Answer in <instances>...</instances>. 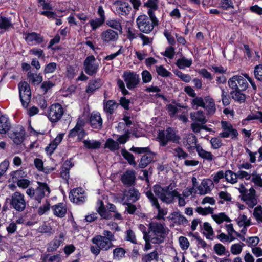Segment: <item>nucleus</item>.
Masks as SVG:
<instances>
[{
	"label": "nucleus",
	"mask_w": 262,
	"mask_h": 262,
	"mask_svg": "<svg viewBox=\"0 0 262 262\" xmlns=\"http://www.w3.org/2000/svg\"><path fill=\"white\" fill-rule=\"evenodd\" d=\"M237 76V80L238 83V89H241V90H244L247 89L248 87V84L246 80V79L242 76L239 75Z\"/></svg>",
	"instance_id": "nucleus-60"
},
{
	"label": "nucleus",
	"mask_w": 262,
	"mask_h": 262,
	"mask_svg": "<svg viewBox=\"0 0 262 262\" xmlns=\"http://www.w3.org/2000/svg\"><path fill=\"white\" fill-rule=\"evenodd\" d=\"M171 219L173 221L179 225L184 224L187 223L185 217L179 212H174L171 214Z\"/></svg>",
	"instance_id": "nucleus-42"
},
{
	"label": "nucleus",
	"mask_w": 262,
	"mask_h": 262,
	"mask_svg": "<svg viewBox=\"0 0 262 262\" xmlns=\"http://www.w3.org/2000/svg\"><path fill=\"white\" fill-rule=\"evenodd\" d=\"M64 134L60 133L57 135L55 139L46 147V151L49 154H52L57 148L59 144L62 141Z\"/></svg>",
	"instance_id": "nucleus-26"
},
{
	"label": "nucleus",
	"mask_w": 262,
	"mask_h": 262,
	"mask_svg": "<svg viewBox=\"0 0 262 262\" xmlns=\"http://www.w3.org/2000/svg\"><path fill=\"white\" fill-rule=\"evenodd\" d=\"M212 217L213 220L217 224H220L222 223L223 222L226 223H230L231 220L227 216L225 213H220L218 214H213Z\"/></svg>",
	"instance_id": "nucleus-39"
},
{
	"label": "nucleus",
	"mask_w": 262,
	"mask_h": 262,
	"mask_svg": "<svg viewBox=\"0 0 262 262\" xmlns=\"http://www.w3.org/2000/svg\"><path fill=\"white\" fill-rule=\"evenodd\" d=\"M247 183H239L235 188L238 191L242 200L244 201L250 208H253L257 203V195L255 188L252 186L249 189L246 188Z\"/></svg>",
	"instance_id": "nucleus-3"
},
{
	"label": "nucleus",
	"mask_w": 262,
	"mask_h": 262,
	"mask_svg": "<svg viewBox=\"0 0 262 262\" xmlns=\"http://www.w3.org/2000/svg\"><path fill=\"white\" fill-rule=\"evenodd\" d=\"M25 132L22 127H20L10 134V138L13 142L17 144H20L24 139Z\"/></svg>",
	"instance_id": "nucleus-27"
},
{
	"label": "nucleus",
	"mask_w": 262,
	"mask_h": 262,
	"mask_svg": "<svg viewBox=\"0 0 262 262\" xmlns=\"http://www.w3.org/2000/svg\"><path fill=\"white\" fill-rule=\"evenodd\" d=\"M92 243L95 245V246H92L90 247L91 252L96 255H98L100 250L107 251L114 247L112 243L106 239L105 237L102 235H96L92 239Z\"/></svg>",
	"instance_id": "nucleus-5"
},
{
	"label": "nucleus",
	"mask_w": 262,
	"mask_h": 262,
	"mask_svg": "<svg viewBox=\"0 0 262 262\" xmlns=\"http://www.w3.org/2000/svg\"><path fill=\"white\" fill-rule=\"evenodd\" d=\"M118 104L114 100H108L104 104V110L110 114L113 113L117 107Z\"/></svg>",
	"instance_id": "nucleus-47"
},
{
	"label": "nucleus",
	"mask_w": 262,
	"mask_h": 262,
	"mask_svg": "<svg viewBox=\"0 0 262 262\" xmlns=\"http://www.w3.org/2000/svg\"><path fill=\"white\" fill-rule=\"evenodd\" d=\"M205 97H196L193 98L190 101L191 107L193 109L196 110L199 107H203L204 106Z\"/></svg>",
	"instance_id": "nucleus-40"
},
{
	"label": "nucleus",
	"mask_w": 262,
	"mask_h": 262,
	"mask_svg": "<svg viewBox=\"0 0 262 262\" xmlns=\"http://www.w3.org/2000/svg\"><path fill=\"white\" fill-rule=\"evenodd\" d=\"M86 194L81 188H77L72 190L69 195V198L73 203L80 204L85 202Z\"/></svg>",
	"instance_id": "nucleus-15"
},
{
	"label": "nucleus",
	"mask_w": 262,
	"mask_h": 262,
	"mask_svg": "<svg viewBox=\"0 0 262 262\" xmlns=\"http://www.w3.org/2000/svg\"><path fill=\"white\" fill-rule=\"evenodd\" d=\"M158 0H147L144 2V6L149 8L148 15H155V12L158 10Z\"/></svg>",
	"instance_id": "nucleus-33"
},
{
	"label": "nucleus",
	"mask_w": 262,
	"mask_h": 262,
	"mask_svg": "<svg viewBox=\"0 0 262 262\" xmlns=\"http://www.w3.org/2000/svg\"><path fill=\"white\" fill-rule=\"evenodd\" d=\"M140 193L137 190L131 188L124 192L122 201L135 202L140 198Z\"/></svg>",
	"instance_id": "nucleus-21"
},
{
	"label": "nucleus",
	"mask_w": 262,
	"mask_h": 262,
	"mask_svg": "<svg viewBox=\"0 0 262 262\" xmlns=\"http://www.w3.org/2000/svg\"><path fill=\"white\" fill-rule=\"evenodd\" d=\"M125 254V250L122 248H117L114 250V258L117 259H120L124 256Z\"/></svg>",
	"instance_id": "nucleus-61"
},
{
	"label": "nucleus",
	"mask_w": 262,
	"mask_h": 262,
	"mask_svg": "<svg viewBox=\"0 0 262 262\" xmlns=\"http://www.w3.org/2000/svg\"><path fill=\"white\" fill-rule=\"evenodd\" d=\"M136 179L135 172L134 170H127L121 176V180L125 185H132Z\"/></svg>",
	"instance_id": "nucleus-25"
},
{
	"label": "nucleus",
	"mask_w": 262,
	"mask_h": 262,
	"mask_svg": "<svg viewBox=\"0 0 262 262\" xmlns=\"http://www.w3.org/2000/svg\"><path fill=\"white\" fill-rule=\"evenodd\" d=\"M97 211L100 215L105 219H108L111 217L110 213L106 210L104 207L103 202L101 200H98L97 202Z\"/></svg>",
	"instance_id": "nucleus-35"
},
{
	"label": "nucleus",
	"mask_w": 262,
	"mask_h": 262,
	"mask_svg": "<svg viewBox=\"0 0 262 262\" xmlns=\"http://www.w3.org/2000/svg\"><path fill=\"white\" fill-rule=\"evenodd\" d=\"M114 5L116 7V12L119 15H127L132 9L131 6L128 3L122 1H117Z\"/></svg>",
	"instance_id": "nucleus-19"
},
{
	"label": "nucleus",
	"mask_w": 262,
	"mask_h": 262,
	"mask_svg": "<svg viewBox=\"0 0 262 262\" xmlns=\"http://www.w3.org/2000/svg\"><path fill=\"white\" fill-rule=\"evenodd\" d=\"M255 186L262 187V177L260 174L258 173L257 171H253V177L251 180Z\"/></svg>",
	"instance_id": "nucleus-48"
},
{
	"label": "nucleus",
	"mask_w": 262,
	"mask_h": 262,
	"mask_svg": "<svg viewBox=\"0 0 262 262\" xmlns=\"http://www.w3.org/2000/svg\"><path fill=\"white\" fill-rule=\"evenodd\" d=\"M253 215L257 221L262 223V207L258 206L254 209Z\"/></svg>",
	"instance_id": "nucleus-64"
},
{
	"label": "nucleus",
	"mask_w": 262,
	"mask_h": 262,
	"mask_svg": "<svg viewBox=\"0 0 262 262\" xmlns=\"http://www.w3.org/2000/svg\"><path fill=\"white\" fill-rule=\"evenodd\" d=\"M11 205L18 211H23L26 206L25 196L19 192H15L11 195Z\"/></svg>",
	"instance_id": "nucleus-10"
},
{
	"label": "nucleus",
	"mask_w": 262,
	"mask_h": 262,
	"mask_svg": "<svg viewBox=\"0 0 262 262\" xmlns=\"http://www.w3.org/2000/svg\"><path fill=\"white\" fill-rule=\"evenodd\" d=\"M18 88L22 105L26 108L27 107L31 98L30 86L26 82H21L18 85Z\"/></svg>",
	"instance_id": "nucleus-9"
},
{
	"label": "nucleus",
	"mask_w": 262,
	"mask_h": 262,
	"mask_svg": "<svg viewBox=\"0 0 262 262\" xmlns=\"http://www.w3.org/2000/svg\"><path fill=\"white\" fill-rule=\"evenodd\" d=\"M196 151L198 155L204 160L212 161L214 159V156L211 152L204 150L200 145L196 147Z\"/></svg>",
	"instance_id": "nucleus-30"
},
{
	"label": "nucleus",
	"mask_w": 262,
	"mask_h": 262,
	"mask_svg": "<svg viewBox=\"0 0 262 262\" xmlns=\"http://www.w3.org/2000/svg\"><path fill=\"white\" fill-rule=\"evenodd\" d=\"M13 24L11 19L4 16L0 17V29L3 30H7L11 28Z\"/></svg>",
	"instance_id": "nucleus-46"
},
{
	"label": "nucleus",
	"mask_w": 262,
	"mask_h": 262,
	"mask_svg": "<svg viewBox=\"0 0 262 262\" xmlns=\"http://www.w3.org/2000/svg\"><path fill=\"white\" fill-rule=\"evenodd\" d=\"M106 24L111 28L119 31H122L121 21L119 19L110 18L106 20Z\"/></svg>",
	"instance_id": "nucleus-36"
},
{
	"label": "nucleus",
	"mask_w": 262,
	"mask_h": 262,
	"mask_svg": "<svg viewBox=\"0 0 262 262\" xmlns=\"http://www.w3.org/2000/svg\"><path fill=\"white\" fill-rule=\"evenodd\" d=\"M242 239L245 241L248 246L249 247H255L259 242V238L257 236L250 237L246 239L243 237Z\"/></svg>",
	"instance_id": "nucleus-62"
},
{
	"label": "nucleus",
	"mask_w": 262,
	"mask_h": 262,
	"mask_svg": "<svg viewBox=\"0 0 262 262\" xmlns=\"http://www.w3.org/2000/svg\"><path fill=\"white\" fill-rule=\"evenodd\" d=\"M222 131L219 135L222 138L230 137L231 139L236 138L238 133L237 130L234 128L230 123L227 121H222L221 122Z\"/></svg>",
	"instance_id": "nucleus-11"
},
{
	"label": "nucleus",
	"mask_w": 262,
	"mask_h": 262,
	"mask_svg": "<svg viewBox=\"0 0 262 262\" xmlns=\"http://www.w3.org/2000/svg\"><path fill=\"white\" fill-rule=\"evenodd\" d=\"M10 128V124L8 118L5 116L0 117V134H6Z\"/></svg>",
	"instance_id": "nucleus-34"
},
{
	"label": "nucleus",
	"mask_w": 262,
	"mask_h": 262,
	"mask_svg": "<svg viewBox=\"0 0 262 262\" xmlns=\"http://www.w3.org/2000/svg\"><path fill=\"white\" fill-rule=\"evenodd\" d=\"M83 67L85 73L89 75L92 76L97 73L99 63L93 55H90L84 61Z\"/></svg>",
	"instance_id": "nucleus-14"
},
{
	"label": "nucleus",
	"mask_w": 262,
	"mask_h": 262,
	"mask_svg": "<svg viewBox=\"0 0 262 262\" xmlns=\"http://www.w3.org/2000/svg\"><path fill=\"white\" fill-rule=\"evenodd\" d=\"M183 144L189 151H191L194 148L196 149V138L195 136L192 134L187 135L185 138L183 139Z\"/></svg>",
	"instance_id": "nucleus-24"
},
{
	"label": "nucleus",
	"mask_w": 262,
	"mask_h": 262,
	"mask_svg": "<svg viewBox=\"0 0 262 262\" xmlns=\"http://www.w3.org/2000/svg\"><path fill=\"white\" fill-rule=\"evenodd\" d=\"M101 38L104 43H110L116 42L118 40L119 36L117 31L111 29H107L102 32Z\"/></svg>",
	"instance_id": "nucleus-17"
},
{
	"label": "nucleus",
	"mask_w": 262,
	"mask_h": 262,
	"mask_svg": "<svg viewBox=\"0 0 262 262\" xmlns=\"http://www.w3.org/2000/svg\"><path fill=\"white\" fill-rule=\"evenodd\" d=\"M121 154L123 157L128 162L130 165L134 166L136 165V163L134 159V157L132 154L125 149H122L121 150Z\"/></svg>",
	"instance_id": "nucleus-53"
},
{
	"label": "nucleus",
	"mask_w": 262,
	"mask_h": 262,
	"mask_svg": "<svg viewBox=\"0 0 262 262\" xmlns=\"http://www.w3.org/2000/svg\"><path fill=\"white\" fill-rule=\"evenodd\" d=\"M203 234L209 239H213L214 232L210 224L207 222H205L203 224Z\"/></svg>",
	"instance_id": "nucleus-41"
},
{
	"label": "nucleus",
	"mask_w": 262,
	"mask_h": 262,
	"mask_svg": "<svg viewBox=\"0 0 262 262\" xmlns=\"http://www.w3.org/2000/svg\"><path fill=\"white\" fill-rule=\"evenodd\" d=\"M83 126V121L81 120H78L76 126L70 132L69 137L73 138L77 136L79 140L82 139L86 135Z\"/></svg>",
	"instance_id": "nucleus-16"
},
{
	"label": "nucleus",
	"mask_w": 262,
	"mask_h": 262,
	"mask_svg": "<svg viewBox=\"0 0 262 262\" xmlns=\"http://www.w3.org/2000/svg\"><path fill=\"white\" fill-rule=\"evenodd\" d=\"M176 187L175 183H171L169 185L164 187L155 185L152 187V190L162 202L170 204L173 203L176 196H179V192L175 189Z\"/></svg>",
	"instance_id": "nucleus-1"
},
{
	"label": "nucleus",
	"mask_w": 262,
	"mask_h": 262,
	"mask_svg": "<svg viewBox=\"0 0 262 262\" xmlns=\"http://www.w3.org/2000/svg\"><path fill=\"white\" fill-rule=\"evenodd\" d=\"M231 95L233 99L241 103L244 102L245 100V95L237 90L233 91Z\"/></svg>",
	"instance_id": "nucleus-57"
},
{
	"label": "nucleus",
	"mask_w": 262,
	"mask_h": 262,
	"mask_svg": "<svg viewBox=\"0 0 262 262\" xmlns=\"http://www.w3.org/2000/svg\"><path fill=\"white\" fill-rule=\"evenodd\" d=\"M244 246L245 244L243 243L232 244L230 247V252L233 255H238L242 252Z\"/></svg>",
	"instance_id": "nucleus-49"
},
{
	"label": "nucleus",
	"mask_w": 262,
	"mask_h": 262,
	"mask_svg": "<svg viewBox=\"0 0 262 262\" xmlns=\"http://www.w3.org/2000/svg\"><path fill=\"white\" fill-rule=\"evenodd\" d=\"M158 139L160 142V145L162 146H165L168 142L171 141L173 143H178L180 137L177 135L175 130L169 127L165 130H162L159 132Z\"/></svg>",
	"instance_id": "nucleus-7"
},
{
	"label": "nucleus",
	"mask_w": 262,
	"mask_h": 262,
	"mask_svg": "<svg viewBox=\"0 0 262 262\" xmlns=\"http://www.w3.org/2000/svg\"><path fill=\"white\" fill-rule=\"evenodd\" d=\"M237 222L239 226L244 227L242 232L245 233L247 227L251 225V220L244 214H240L237 219Z\"/></svg>",
	"instance_id": "nucleus-31"
},
{
	"label": "nucleus",
	"mask_w": 262,
	"mask_h": 262,
	"mask_svg": "<svg viewBox=\"0 0 262 262\" xmlns=\"http://www.w3.org/2000/svg\"><path fill=\"white\" fill-rule=\"evenodd\" d=\"M39 186L34 189L32 188H29L26 190L27 194L31 199L38 201V203L41 202V199L50 192V188L48 185L43 183L37 182Z\"/></svg>",
	"instance_id": "nucleus-6"
},
{
	"label": "nucleus",
	"mask_w": 262,
	"mask_h": 262,
	"mask_svg": "<svg viewBox=\"0 0 262 262\" xmlns=\"http://www.w3.org/2000/svg\"><path fill=\"white\" fill-rule=\"evenodd\" d=\"M149 17L145 15L139 16L136 19L137 27L142 32L149 33L154 28L155 26L159 25V20L156 15H149Z\"/></svg>",
	"instance_id": "nucleus-4"
},
{
	"label": "nucleus",
	"mask_w": 262,
	"mask_h": 262,
	"mask_svg": "<svg viewBox=\"0 0 262 262\" xmlns=\"http://www.w3.org/2000/svg\"><path fill=\"white\" fill-rule=\"evenodd\" d=\"M62 243V240H59L58 238H55L54 240L50 242L48 247V251L49 252H52L56 250Z\"/></svg>",
	"instance_id": "nucleus-52"
},
{
	"label": "nucleus",
	"mask_w": 262,
	"mask_h": 262,
	"mask_svg": "<svg viewBox=\"0 0 262 262\" xmlns=\"http://www.w3.org/2000/svg\"><path fill=\"white\" fill-rule=\"evenodd\" d=\"M10 175L12 177V181L17 182L25 176V172L23 170H16L11 172Z\"/></svg>",
	"instance_id": "nucleus-56"
},
{
	"label": "nucleus",
	"mask_w": 262,
	"mask_h": 262,
	"mask_svg": "<svg viewBox=\"0 0 262 262\" xmlns=\"http://www.w3.org/2000/svg\"><path fill=\"white\" fill-rule=\"evenodd\" d=\"M208 115H213L216 110L214 99L210 96L205 97L204 106H203Z\"/></svg>",
	"instance_id": "nucleus-23"
},
{
	"label": "nucleus",
	"mask_w": 262,
	"mask_h": 262,
	"mask_svg": "<svg viewBox=\"0 0 262 262\" xmlns=\"http://www.w3.org/2000/svg\"><path fill=\"white\" fill-rule=\"evenodd\" d=\"M105 148H108L111 150H117L119 148V144L118 142L112 139H108L105 142Z\"/></svg>",
	"instance_id": "nucleus-55"
},
{
	"label": "nucleus",
	"mask_w": 262,
	"mask_h": 262,
	"mask_svg": "<svg viewBox=\"0 0 262 262\" xmlns=\"http://www.w3.org/2000/svg\"><path fill=\"white\" fill-rule=\"evenodd\" d=\"M90 122L93 128L100 129L102 125V119L100 114L98 112H92L90 117Z\"/></svg>",
	"instance_id": "nucleus-22"
},
{
	"label": "nucleus",
	"mask_w": 262,
	"mask_h": 262,
	"mask_svg": "<svg viewBox=\"0 0 262 262\" xmlns=\"http://www.w3.org/2000/svg\"><path fill=\"white\" fill-rule=\"evenodd\" d=\"M53 214L59 217H63L67 212L66 205L62 203H58L52 206Z\"/></svg>",
	"instance_id": "nucleus-28"
},
{
	"label": "nucleus",
	"mask_w": 262,
	"mask_h": 262,
	"mask_svg": "<svg viewBox=\"0 0 262 262\" xmlns=\"http://www.w3.org/2000/svg\"><path fill=\"white\" fill-rule=\"evenodd\" d=\"M148 241L154 244H160L167 235L168 229L163 224L153 222L149 224Z\"/></svg>",
	"instance_id": "nucleus-2"
},
{
	"label": "nucleus",
	"mask_w": 262,
	"mask_h": 262,
	"mask_svg": "<svg viewBox=\"0 0 262 262\" xmlns=\"http://www.w3.org/2000/svg\"><path fill=\"white\" fill-rule=\"evenodd\" d=\"M225 226L228 235L230 237V242L235 240L237 237L241 236L240 234L234 230L232 224H226Z\"/></svg>",
	"instance_id": "nucleus-38"
},
{
	"label": "nucleus",
	"mask_w": 262,
	"mask_h": 262,
	"mask_svg": "<svg viewBox=\"0 0 262 262\" xmlns=\"http://www.w3.org/2000/svg\"><path fill=\"white\" fill-rule=\"evenodd\" d=\"M63 114V109L59 103L51 105L48 110V117L51 122H56L59 120Z\"/></svg>",
	"instance_id": "nucleus-12"
},
{
	"label": "nucleus",
	"mask_w": 262,
	"mask_h": 262,
	"mask_svg": "<svg viewBox=\"0 0 262 262\" xmlns=\"http://www.w3.org/2000/svg\"><path fill=\"white\" fill-rule=\"evenodd\" d=\"M237 173L238 179L242 180H245L246 181H251L253 177V172L251 173L250 172L245 171L243 170H239L237 171Z\"/></svg>",
	"instance_id": "nucleus-51"
},
{
	"label": "nucleus",
	"mask_w": 262,
	"mask_h": 262,
	"mask_svg": "<svg viewBox=\"0 0 262 262\" xmlns=\"http://www.w3.org/2000/svg\"><path fill=\"white\" fill-rule=\"evenodd\" d=\"M153 160V156L150 154H146L143 156L141 159L139 166L143 168L146 167Z\"/></svg>",
	"instance_id": "nucleus-45"
},
{
	"label": "nucleus",
	"mask_w": 262,
	"mask_h": 262,
	"mask_svg": "<svg viewBox=\"0 0 262 262\" xmlns=\"http://www.w3.org/2000/svg\"><path fill=\"white\" fill-rule=\"evenodd\" d=\"M192 63V60L191 58L187 59L185 57L178 59L176 62V65L181 69H184L186 68L190 67Z\"/></svg>",
	"instance_id": "nucleus-37"
},
{
	"label": "nucleus",
	"mask_w": 262,
	"mask_h": 262,
	"mask_svg": "<svg viewBox=\"0 0 262 262\" xmlns=\"http://www.w3.org/2000/svg\"><path fill=\"white\" fill-rule=\"evenodd\" d=\"M127 88L129 90H133L137 87L140 81V78L136 73L130 71H125L122 75Z\"/></svg>",
	"instance_id": "nucleus-8"
},
{
	"label": "nucleus",
	"mask_w": 262,
	"mask_h": 262,
	"mask_svg": "<svg viewBox=\"0 0 262 262\" xmlns=\"http://www.w3.org/2000/svg\"><path fill=\"white\" fill-rule=\"evenodd\" d=\"M213 187V182L210 179H204L198 187V193L204 195L209 193Z\"/></svg>",
	"instance_id": "nucleus-20"
},
{
	"label": "nucleus",
	"mask_w": 262,
	"mask_h": 262,
	"mask_svg": "<svg viewBox=\"0 0 262 262\" xmlns=\"http://www.w3.org/2000/svg\"><path fill=\"white\" fill-rule=\"evenodd\" d=\"M196 211L199 214L203 215H206L209 214H211L212 215L214 209L213 208L210 207L205 208H203L202 207H198L196 208Z\"/></svg>",
	"instance_id": "nucleus-58"
},
{
	"label": "nucleus",
	"mask_w": 262,
	"mask_h": 262,
	"mask_svg": "<svg viewBox=\"0 0 262 262\" xmlns=\"http://www.w3.org/2000/svg\"><path fill=\"white\" fill-rule=\"evenodd\" d=\"M104 21V20L99 18H96L90 20L89 24L91 27L92 30L95 31L100 27L103 24Z\"/></svg>",
	"instance_id": "nucleus-50"
},
{
	"label": "nucleus",
	"mask_w": 262,
	"mask_h": 262,
	"mask_svg": "<svg viewBox=\"0 0 262 262\" xmlns=\"http://www.w3.org/2000/svg\"><path fill=\"white\" fill-rule=\"evenodd\" d=\"M191 119L195 122L204 124L206 122V116L202 110H199L196 112L191 113L190 114Z\"/></svg>",
	"instance_id": "nucleus-29"
},
{
	"label": "nucleus",
	"mask_w": 262,
	"mask_h": 262,
	"mask_svg": "<svg viewBox=\"0 0 262 262\" xmlns=\"http://www.w3.org/2000/svg\"><path fill=\"white\" fill-rule=\"evenodd\" d=\"M84 144V146L88 148L91 149H94L99 148L101 146V142L96 141V140H85L83 141Z\"/></svg>",
	"instance_id": "nucleus-44"
},
{
	"label": "nucleus",
	"mask_w": 262,
	"mask_h": 262,
	"mask_svg": "<svg viewBox=\"0 0 262 262\" xmlns=\"http://www.w3.org/2000/svg\"><path fill=\"white\" fill-rule=\"evenodd\" d=\"M158 258V253L154 251L148 254L144 255L142 257L143 262H151L152 261L157 260Z\"/></svg>",
	"instance_id": "nucleus-54"
},
{
	"label": "nucleus",
	"mask_w": 262,
	"mask_h": 262,
	"mask_svg": "<svg viewBox=\"0 0 262 262\" xmlns=\"http://www.w3.org/2000/svg\"><path fill=\"white\" fill-rule=\"evenodd\" d=\"M101 85V82L100 79L92 80L89 83L88 86L86 89L88 93H92L96 89L99 88Z\"/></svg>",
	"instance_id": "nucleus-43"
},
{
	"label": "nucleus",
	"mask_w": 262,
	"mask_h": 262,
	"mask_svg": "<svg viewBox=\"0 0 262 262\" xmlns=\"http://www.w3.org/2000/svg\"><path fill=\"white\" fill-rule=\"evenodd\" d=\"M28 76L34 84H38L42 81V77L40 75L30 73L28 74Z\"/></svg>",
	"instance_id": "nucleus-63"
},
{
	"label": "nucleus",
	"mask_w": 262,
	"mask_h": 262,
	"mask_svg": "<svg viewBox=\"0 0 262 262\" xmlns=\"http://www.w3.org/2000/svg\"><path fill=\"white\" fill-rule=\"evenodd\" d=\"M24 38L27 43L31 46L39 45L43 41V37L36 32L25 33Z\"/></svg>",
	"instance_id": "nucleus-18"
},
{
	"label": "nucleus",
	"mask_w": 262,
	"mask_h": 262,
	"mask_svg": "<svg viewBox=\"0 0 262 262\" xmlns=\"http://www.w3.org/2000/svg\"><path fill=\"white\" fill-rule=\"evenodd\" d=\"M225 179L228 183L235 184L238 182V173L237 172H234L231 170H226L225 172Z\"/></svg>",
	"instance_id": "nucleus-32"
},
{
	"label": "nucleus",
	"mask_w": 262,
	"mask_h": 262,
	"mask_svg": "<svg viewBox=\"0 0 262 262\" xmlns=\"http://www.w3.org/2000/svg\"><path fill=\"white\" fill-rule=\"evenodd\" d=\"M146 195L151 204V205L158 210L157 219H164V216L167 214V209L166 208H161L157 198L154 195L151 190L146 191Z\"/></svg>",
	"instance_id": "nucleus-13"
},
{
	"label": "nucleus",
	"mask_w": 262,
	"mask_h": 262,
	"mask_svg": "<svg viewBox=\"0 0 262 262\" xmlns=\"http://www.w3.org/2000/svg\"><path fill=\"white\" fill-rule=\"evenodd\" d=\"M39 6L42 7V8L46 10H52L53 6L51 3L50 0H38Z\"/></svg>",
	"instance_id": "nucleus-59"
}]
</instances>
